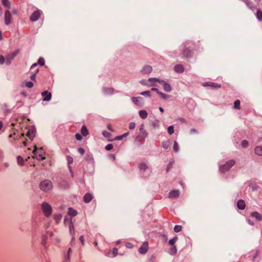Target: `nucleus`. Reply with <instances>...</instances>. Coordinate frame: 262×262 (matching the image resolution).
<instances>
[{
  "label": "nucleus",
  "instance_id": "f257e3e1",
  "mask_svg": "<svg viewBox=\"0 0 262 262\" xmlns=\"http://www.w3.org/2000/svg\"><path fill=\"white\" fill-rule=\"evenodd\" d=\"M39 187L40 189L46 192H49L52 189V182L49 180H45L40 182Z\"/></svg>",
  "mask_w": 262,
  "mask_h": 262
},
{
  "label": "nucleus",
  "instance_id": "f03ea898",
  "mask_svg": "<svg viewBox=\"0 0 262 262\" xmlns=\"http://www.w3.org/2000/svg\"><path fill=\"white\" fill-rule=\"evenodd\" d=\"M41 208L44 215L46 217H48L51 215L52 213V208L48 203L46 202H42Z\"/></svg>",
  "mask_w": 262,
  "mask_h": 262
},
{
  "label": "nucleus",
  "instance_id": "7ed1b4c3",
  "mask_svg": "<svg viewBox=\"0 0 262 262\" xmlns=\"http://www.w3.org/2000/svg\"><path fill=\"white\" fill-rule=\"evenodd\" d=\"M235 163L233 160H230L227 162L225 164L220 167V170L222 172H225L228 171Z\"/></svg>",
  "mask_w": 262,
  "mask_h": 262
},
{
  "label": "nucleus",
  "instance_id": "20e7f679",
  "mask_svg": "<svg viewBox=\"0 0 262 262\" xmlns=\"http://www.w3.org/2000/svg\"><path fill=\"white\" fill-rule=\"evenodd\" d=\"M41 11L40 10H37L34 12L30 16V20L32 21H35L37 20L40 16Z\"/></svg>",
  "mask_w": 262,
  "mask_h": 262
},
{
  "label": "nucleus",
  "instance_id": "39448f33",
  "mask_svg": "<svg viewBox=\"0 0 262 262\" xmlns=\"http://www.w3.org/2000/svg\"><path fill=\"white\" fill-rule=\"evenodd\" d=\"M5 23L6 25H9L11 24L12 15L9 10L6 11L5 13Z\"/></svg>",
  "mask_w": 262,
  "mask_h": 262
},
{
  "label": "nucleus",
  "instance_id": "423d86ee",
  "mask_svg": "<svg viewBox=\"0 0 262 262\" xmlns=\"http://www.w3.org/2000/svg\"><path fill=\"white\" fill-rule=\"evenodd\" d=\"M152 70V67L149 65H145L141 70V73L143 75L149 74Z\"/></svg>",
  "mask_w": 262,
  "mask_h": 262
},
{
  "label": "nucleus",
  "instance_id": "0eeeda50",
  "mask_svg": "<svg viewBox=\"0 0 262 262\" xmlns=\"http://www.w3.org/2000/svg\"><path fill=\"white\" fill-rule=\"evenodd\" d=\"M148 244L145 242L143 243L141 247L139 249V252L142 254H145L148 251Z\"/></svg>",
  "mask_w": 262,
  "mask_h": 262
},
{
  "label": "nucleus",
  "instance_id": "6e6552de",
  "mask_svg": "<svg viewBox=\"0 0 262 262\" xmlns=\"http://www.w3.org/2000/svg\"><path fill=\"white\" fill-rule=\"evenodd\" d=\"M41 96L44 97L43 101H49L51 99L52 94L47 91H45L41 93Z\"/></svg>",
  "mask_w": 262,
  "mask_h": 262
},
{
  "label": "nucleus",
  "instance_id": "1a4fd4ad",
  "mask_svg": "<svg viewBox=\"0 0 262 262\" xmlns=\"http://www.w3.org/2000/svg\"><path fill=\"white\" fill-rule=\"evenodd\" d=\"M204 86H210L213 89H219L221 87V85L217 83L212 82H207L203 83Z\"/></svg>",
  "mask_w": 262,
  "mask_h": 262
},
{
  "label": "nucleus",
  "instance_id": "9d476101",
  "mask_svg": "<svg viewBox=\"0 0 262 262\" xmlns=\"http://www.w3.org/2000/svg\"><path fill=\"white\" fill-rule=\"evenodd\" d=\"M132 99L133 102L138 106H142L144 104V102L141 97H133Z\"/></svg>",
  "mask_w": 262,
  "mask_h": 262
},
{
  "label": "nucleus",
  "instance_id": "9b49d317",
  "mask_svg": "<svg viewBox=\"0 0 262 262\" xmlns=\"http://www.w3.org/2000/svg\"><path fill=\"white\" fill-rule=\"evenodd\" d=\"M180 192L178 190H173L171 191L168 194V198L170 199H176L179 196Z\"/></svg>",
  "mask_w": 262,
  "mask_h": 262
},
{
  "label": "nucleus",
  "instance_id": "f8f14e48",
  "mask_svg": "<svg viewBox=\"0 0 262 262\" xmlns=\"http://www.w3.org/2000/svg\"><path fill=\"white\" fill-rule=\"evenodd\" d=\"M93 196L91 193H87L83 196V201L85 203H88L91 201Z\"/></svg>",
  "mask_w": 262,
  "mask_h": 262
},
{
  "label": "nucleus",
  "instance_id": "ddd939ff",
  "mask_svg": "<svg viewBox=\"0 0 262 262\" xmlns=\"http://www.w3.org/2000/svg\"><path fill=\"white\" fill-rule=\"evenodd\" d=\"M148 81L150 83H154V84H151V85H156V84L155 83H157V82H158L159 83H161L163 82V81H162V80H160L159 78H149L148 79Z\"/></svg>",
  "mask_w": 262,
  "mask_h": 262
},
{
  "label": "nucleus",
  "instance_id": "4468645a",
  "mask_svg": "<svg viewBox=\"0 0 262 262\" xmlns=\"http://www.w3.org/2000/svg\"><path fill=\"white\" fill-rule=\"evenodd\" d=\"M103 92L105 95H111L114 93V89L111 88H104Z\"/></svg>",
  "mask_w": 262,
  "mask_h": 262
},
{
  "label": "nucleus",
  "instance_id": "2eb2a0df",
  "mask_svg": "<svg viewBox=\"0 0 262 262\" xmlns=\"http://www.w3.org/2000/svg\"><path fill=\"white\" fill-rule=\"evenodd\" d=\"M252 217H255L256 220L259 221L262 219L261 215L257 212H253L251 213Z\"/></svg>",
  "mask_w": 262,
  "mask_h": 262
},
{
  "label": "nucleus",
  "instance_id": "dca6fc26",
  "mask_svg": "<svg viewBox=\"0 0 262 262\" xmlns=\"http://www.w3.org/2000/svg\"><path fill=\"white\" fill-rule=\"evenodd\" d=\"M245 206L246 205H245V202L242 200L238 201L237 203V206L238 208H239V209H241V210L244 209L245 208Z\"/></svg>",
  "mask_w": 262,
  "mask_h": 262
},
{
  "label": "nucleus",
  "instance_id": "f3484780",
  "mask_svg": "<svg viewBox=\"0 0 262 262\" xmlns=\"http://www.w3.org/2000/svg\"><path fill=\"white\" fill-rule=\"evenodd\" d=\"M138 167L140 170L144 171L147 169L148 166L145 163H141L139 164Z\"/></svg>",
  "mask_w": 262,
  "mask_h": 262
},
{
  "label": "nucleus",
  "instance_id": "a211bd4d",
  "mask_svg": "<svg viewBox=\"0 0 262 262\" xmlns=\"http://www.w3.org/2000/svg\"><path fill=\"white\" fill-rule=\"evenodd\" d=\"M139 115L141 118L145 119L147 118L148 114L146 111L141 110L139 112Z\"/></svg>",
  "mask_w": 262,
  "mask_h": 262
},
{
  "label": "nucleus",
  "instance_id": "6ab92c4d",
  "mask_svg": "<svg viewBox=\"0 0 262 262\" xmlns=\"http://www.w3.org/2000/svg\"><path fill=\"white\" fill-rule=\"evenodd\" d=\"M174 71L177 73H182L184 71V68L182 65L178 64L174 67Z\"/></svg>",
  "mask_w": 262,
  "mask_h": 262
},
{
  "label": "nucleus",
  "instance_id": "aec40b11",
  "mask_svg": "<svg viewBox=\"0 0 262 262\" xmlns=\"http://www.w3.org/2000/svg\"><path fill=\"white\" fill-rule=\"evenodd\" d=\"M255 154L258 156H262V146H256L254 150Z\"/></svg>",
  "mask_w": 262,
  "mask_h": 262
},
{
  "label": "nucleus",
  "instance_id": "412c9836",
  "mask_svg": "<svg viewBox=\"0 0 262 262\" xmlns=\"http://www.w3.org/2000/svg\"><path fill=\"white\" fill-rule=\"evenodd\" d=\"M81 133L82 135L84 137L86 136L89 134L88 130L85 125H83L82 126L81 129Z\"/></svg>",
  "mask_w": 262,
  "mask_h": 262
},
{
  "label": "nucleus",
  "instance_id": "4be33fe9",
  "mask_svg": "<svg viewBox=\"0 0 262 262\" xmlns=\"http://www.w3.org/2000/svg\"><path fill=\"white\" fill-rule=\"evenodd\" d=\"M13 59V57H12L10 54H8L6 56V62L7 64L9 65L11 63L12 60Z\"/></svg>",
  "mask_w": 262,
  "mask_h": 262
},
{
  "label": "nucleus",
  "instance_id": "5701e85b",
  "mask_svg": "<svg viewBox=\"0 0 262 262\" xmlns=\"http://www.w3.org/2000/svg\"><path fill=\"white\" fill-rule=\"evenodd\" d=\"M26 135L30 138V139H33L34 137L35 136L34 132L33 129H29L28 132L26 134Z\"/></svg>",
  "mask_w": 262,
  "mask_h": 262
},
{
  "label": "nucleus",
  "instance_id": "b1692460",
  "mask_svg": "<svg viewBox=\"0 0 262 262\" xmlns=\"http://www.w3.org/2000/svg\"><path fill=\"white\" fill-rule=\"evenodd\" d=\"M256 16L257 18L259 21H262V11L261 10H260L259 9H257L256 13Z\"/></svg>",
  "mask_w": 262,
  "mask_h": 262
},
{
  "label": "nucleus",
  "instance_id": "393cba45",
  "mask_svg": "<svg viewBox=\"0 0 262 262\" xmlns=\"http://www.w3.org/2000/svg\"><path fill=\"white\" fill-rule=\"evenodd\" d=\"M245 3L246 4V5L251 9V10H253L254 9H255V7L253 4V3L250 1V0H246L245 1Z\"/></svg>",
  "mask_w": 262,
  "mask_h": 262
},
{
  "label": "nucleus",
  "instance_id": "a878e982",
  "mask_svg": "<svg viewBox=\"0 0 262 262\" xmlns=\"http://www.w3.org/2000/svg\"><path fill=\"white\" fill-rule=\"evenodd\" d=\"M54 220L56 223H59L62 219V215L60 214L54 215Z\"/></svg>",
  "mask_w": 262,
  "mask_h": 262
},
{
  "label": "nucleus",
  "instance_id": "bb28decb",
  "mask_svg": "<svg viewBox=\"0 0 262 262\" xmlns=\"http://www.w3.org/2000/svg\"><path fill=\"white\" fill-rule=\"evenodd\" d=\"M2 3L3 4V5H4L5 7L10 9L11 6H10V2L8 0H2Z\"/></svg>",
  "mask_w": 262,
  "mask_h": 262
},
{
  "label": "nucleus",
  "instance_id": "cd10ccee",
  "mask_svg": "<svg viewBox=\"0 0 262 262\" xmlns=\"http://www.w3.org/2000/svg\"><path fill=\"white\" fill-rule=\"evenodd\" d=\"M184 55L188 57L191 55V51L188 49H185L183 51Z\"/></svg>",
  "mask_w": 262,
  "mask_h": 262
},
{
  "label": "nucleus",
  "instance_id": "c85d7f7f",
  "mask_svg": "<svg viewBox=\"0 0 262 262\" xmlns=\"http://www.w3.org/2000/svg\"><path fill=\"white\" fill-rule=\"evenodd\" d=\"M17 161L18 164L19 165H23L24 163V159L20 156H18L17 158Z\"/></svg>",
  "mask_w": 262,
  "mask_h": 262
},
{
  "label": "nucleus",
  "instance_id": "c756f323",
  "mask_svg": "<svg viewBox=\"0 0 262 262\" xmlns=\"http://www.w3.org/2000/svg\"><path fill=\"white\" fill-rule=\"evenodd\" d=\"M177 249L175 246H171L169 249V253L171 254H174L177 253Z\"/></svg>",
  "mask_w": 262,
  "mask_h": 262
},
{
  "label": "nucleus",
  "instance_id": "7c9ffc66",
  "mask_svg": "<svg viewBox=\"0 0 262 262\" xmlns=\"http://www.w3.org/2000/svg\"><path fill=\"white\" fill-rule=\"evenodd\" d=\"M234 107L235 109L239 110L240 107V101L239 100H236L235 101L234 103Z\"/></svg>",
  "mask_w": 262,
  "mask_h": 262
},
{
  "label": "nucleus",
  "instance_id": "2f4dec72",
  "mask_svg": "<svg viewBox=\"0 0 262 262\" xmlns=\"http://www.w3.org/2000/svg\"><path fill=\"white\" fill-rule=\"evenodd\" d=\"M68 213L72 216H75L77 214V211L74 209H73L72 208H70L69 209V211L68 212Z\"/></svg>",
  "mask_w": 262,
  "mask_h": 262
},
{
  "label": "nucleus",
  "instance_id": "473e14b6",
  "mask_svg": "<svg viewBox=\"0 0 262 262\" xmlns=\"http://www.w3.org/2000/svg\"><path fill=\"white\" fill-rule=\"evenodd\" d=\"M178 239V237H174L169 241V244L171 246H174V243L177 241Z\"/></svg>",
  "mask_w": 262,
  "mask_h": 262
},
{
  "label": "nucleus",
  "instance_id": "72a5a7b5",
  "mask_svg": "<svg viewBox=\"0 0 262 262\" xmlns=\"http://www.w3.org/2000/svg\"><path fill=\"white\" fill-rule=\"evenodd\" d=\"M69 230L71 234L73 235L74 233V225L72 222H70V226H69Z\"/></svg>",
  "mask_w": 262,
  "mask_h": 262
},
{
  "label": "nucleus",
  "instance_id": "f704fd0d",
  "mask_svg": "<svg viewBox=\"0 0 262 262\" xmlns=\"http://www.w3.org/2000/svg\"><path fill=\"white\" fill-rule=\"evenodd\" d=\"M171 90V88L170 84L165 83V91L167 92H170Z\"/></svg>",
  "mask_w": 262,
  "mask_h": 262
},
{
  "label": "nucleus",
  "instance_id": "c9c22d12",
  "mask_svg": "<svg viewBox=\"0 0 262 262\" xmlns=\"http://www.w3.org/2000/svg\"><path fill=\"white\" fill-rule=\"evenodd\" d=\"M182 230V227L180 225H176L174 228V231L176 232H179Z\"/></svg>",
  "mask_w": 262,
  "mask_h": 262
},
{
  "label": "nucleus",
  "instance_id": "e433bc0d",
  "mask_svg": "<svg viewBox=\"0 0 262 262\" xmlns=\"http://www.w3.org/2000/svg\"><path fill=\"white\" fill-rule=\"evenodd\" d=\"M111 254H112L113 257H115L118 254V249H117L116 248H113L111 252Z\"/></svg>",
  "mask_w": 262,
  "mask_h": 262
},
{
  "label": "nucleus",
  "instance_id": "4c0bfd02",
  "mask_svg": "<svg viewBox=\"0 0 262 262\" xmlns=\"http://www.w3.org/2000/svg\"><path fill=\"white\" fill-rule=\"evenodd\" d=\"M173 148L174 151L176 152H178L179 151V145L176 141L174 143Z\"/></svg>",
  "mask_w": 262,
  "mask_h": 262
},
{
  "label": "nucleus",
  "instance_id": "58836bf2",
  "mask_svg": "<svg viewBox=\"0 0 262 262\" xmlns=\"http://www.w3.org/2000/svg\"><path fill=\"white\" fill-rule=\"evenodd\" d=\"M26 86L28 88H31L33 86V83L31 81L26 82L25 83Z\"/></svg>",
  "mask_w": 262,
  "mask_h": 262
},
{
  "label": "nucleus",
  "instance_id": "ea45409f",
  "mask_svg": "<svg viewBox=\"0 0 262 262\" xmlns=\"http://www.w3.org/2000/svg\"><path fill=\"white\" fill-rule=\"evenodd\" d=\"M241 145L243 148H246L248 146V142L246 140H243L241 143Z\"/></svg>",
  "mask_w": 262,
  "mask_h": 262
},
{
  "label": "nucleus",
  "instance_id": "a19ab883",
  "mask_svg": "<svg viewBox=\"0 0 262 262\" xmlns=\"http://www.w3.org/2000/svg\"><path fill=\"white\" fill-rule=\"evenodd\" d=\"M167 130H168V133L170 135H171L172 134H173L174 132V129H173V126H170L169 127H168Z\"/></svg>",
  "mask_w": 262,
  "mask_h": 262
},
{
  "label": "nucleus",
  "instance_id": "79ce46f5",
  "mask_svg": "<svg viewBox=\"0 0 262 262\" xmlns=\"http://www.w3.org/2000/svg\"><path fill=\"white\" fill-rule=\"evenodd\" d=\"M37 64L42 66L45 64V60L42 58H39Z\"/></svg>",
  "mask_w": 262,
  "mask_h": 262
},
{
  "label": "nucleus",
  "instance_id": "37998d69",
  "mask_svg": "<svg viewBox=\"0 0 262 262\" xmlns=\"http://www.w3.org/2000/svg\"><path fill=\"white\" fill-rule=\"evenodd\" d=\"M102 134L104 137L107 138H109L111 136V134L105 130L102 132Z\"/></svg>",
  "mask_w": 262,
  "mask_h": 262
},
{
  "label": "nucleus",
  "instance_id": "c03bdc74",
  "mask_svg": "<svg viewBox=\"0 0 262 262\" xmlns=\"http://www.w3.org/2000/svg\"><path fill=\"white\" fill-rule=\"evenodd\" d=\"M148 82H149L147 81L146 80H142L141 81H140V83L143 84V85H148V86H151V84H149Z\"/></svg>",
  "mask_w": 262,
  "mask_h": 262
},
{
  "label": "nucleus",
  "instance_id": "a18cd8bd",
  "mask_svg": "<svg viewBox=\"0 0 262 262\" xmlns=\"http://www.w3.org/2000/svg\"><path fill=\"white\" fill-rule=\"evenodd\" d=\"M113 148V145L112 144H108L105 146V149L107 150H110L112 149Z\"/></svg>",
  "mask_w": 262,
  "mask_h": 262
},
{
  "label": "nucleus",
  "instance_id": "49530a36",
  "mask_svg": "<svg viewBox=\"0 0 262 262\" xmlns=\"http://www.w3.org/2000/svg\"><path fill=\"white\" fill-rule=\"evenodd\" d=\"M151 91H156V92H157V93H158L160 94V95L161 96L162 98L164 97L163 94L162 93H160L157 89H156V88H152L151 89Z\"/></svg>",
  "mask_w": 262,
  "mask_h": 262
},
{
  "label": "nucleus",
  "instance_id": "de8ad7c7",
  "mask_svg": "<svg viewBox=\"0 0 262 262\" xmlns=\"http://www.w3.org/2000/svg\"><path fill=\"white\" fill-rule=\"evenodd\" d=\"M6 59L5 57L3 55H0V64H3L5 61Z\"/></svg>",
  "mask_w": 262,
  "mask_h": 262
},
{
  "label": "nucleus",
  "instance_id": "09e8293b",
  "mask_svg": "<svg viewBox=\"0 0 262 262\" xmlns=\"http://www.w3.org/2000/svg\"><path fill=\"white\" fill-rule=\"evenodd\" d=\"M150 92L149 91H146L142 92L141 94L143 96H150Z\"/></svg>",
  "mask_w": 262,
  "mask_h": 262
},
{
  "label": "nucleus",
  "instance_id": "8fccbe9b",
  "mask_svg": "<svg viewBox=\"0 0 262 262\" xmlns=\"http://www.w3.org/2000/svg\"><path fill=\"white\" fill-rule=\"evenodd\" d=\"M136 124L134 122H130L129 125V128L130 129H133L135 128Z\"/></svg>",
  "mask_w": 262,
  "mask_h": 262
},
{
  "label": "nucleus",
  "instance_id": "3c124183",
  "mask_svg": "<svg viewBox=\"0 0 262 262\" xmlns=\"http://www.w3.org/2000/svg\"><path fill=\"white\" fill-rule=\"evenodd\" d=\"M67 222H69L70 224V222H72V220L70 217L68 216H66L64 220V224H66Z\"/></svg>",
  "mask_w": 262,
  "mask_h": 262
},
{
  "label": "nucleus",
  "instance_id": "603ef678",
  "mask_svg": "<svg viewBox=\"0 0 262 262\" xmlns=\"http://www.w3.org/2000/svg\"><path fill=\"white\" fill-rule=\"evenodd\" d=\"M75 138L77 140H81L82 139V136L79 134H76L75 135Z\"/></svg>",
  "mask_w": 262,
  "mask_h": 262
},
{
  "label": "nucleus",
  "instance_id": "864d4df0",
  "mask_svg": "<svg viewBox=\"0 0 262 262\" xmlns=\"http://www.w3.org/2000/svg\"><path fill=\"white\" fill-rule=\"evenodd\" d=\"M36 158L38 160H43L46 159L45 157H42L41 155L37 156Z\"/></svg>",
  "mask_w": 262,
  "mask_h": 262
},
{
  "label": "nucleus",
  "instance_id": "5fc2aeb1",
  "mask_svg": "<svg viewBox=\"0 0 262 262\" xmlns=\"http://www.w3.org/2000/svg\"><path fill=\"white\" fill-rule=\"evenodd\" d=\"M79 239L81 242L82 245L83 246L84 244V238L83 235H81L79 237Z\"/></svg>",
  "mask_w": 262,
  "mask_h": 262
},
{
  "label": "nucleus",
  "instance_id": "6e6d98bb",
  "mask_svg": "<svg viewBox=\"0 0 262 262\" xmlns=\"http://www.w3.org/2000/svg\"><path fill=\"white\" fill-rule=\"evenodd\" d=\"M78 151L82 155H83L84 154V152H85L84 149L83 148H79L78 149Z\"/></svg>",
  "mask_w": 262,
  "mask_h": 262
},
{
  "label": "nucleus",
  "instance_id": "4d7b16f0",
  "mask_svg": "<svg viewBox=\"0 0 262 262\" xmlns=\"http://www.w3.org/2000/svg\"><path fill=\"white\" fill-rule=\"evenodd\" d=\"M18 53V51H15L10 54L11 56L13 57V58L17 55Z\"/></svg>",
  "mask_w": 262,
  "mask_h": 262
},
{
  "label": "nucleus",
  "instance_id": "13d9d810",
  "mask_svg": "<svg viewBox=\"0 0 262 262\" xmlns=\"http://www.w3.org/2000/svg\"><path fill=\"white\" fill-rule=\"evenodd\" d=\"M64 259L66 261L69 262L70 260V255L67 254V255L65 256Z\"/></svg>",
  "mask_w": 262,
  "mask_h": 262
},
{
  "label": "nucleus",
  "instance_id": "bf43d9fd",
  "mask_svg": "<svg viewBox=\"0 0 262 262\" xmlns=\"http://www.w3.org/2000/svg\"><path fill=\"white\" fill-rule=\"evenodd\" d=\"M68 162L69 164L72 163L73 162V158L69 156L68 157Z\"/></svg>",
  "mask_w": 262,
  "mask_h": 262
},
{
  "label": "nucleus",
  "instance_id": "052dcab7",
  "mask_svg": "<svg viewBox=\"0 0 262 262\" xmlns=\"http://www.w3.org/2000/svg\"><path fill=\"white\" fill-rule=\"evenodd\" d=\"M126 247H127L128 248H131L133 247V245L132 243H127L126 244Z\"/></svg>",
  "mask_w": 262,
  "mask_h": 262
},
{
  "label": "nucleus",
  "instance_id": "680f3d73",
  "mask_svg": "<svg viewBox=\"0 0 262 262\" xmlns=\"http://www.w3.org/2000/svg\"><path fill=\"white\" fill-rule=\"evenodd\" d=\"M35 77H36V74H33L31 76L30 79L34 81V80H35Z\"/></svg>",
  "mask_w": 262,
  "mask_h": 262
},
{
  "label": "nucleus",
  "instance_id": "e2e57ef3",
  "mask_svg": "<svg viewBox=\"0 0 262 262\" xmlns=\"http://www.w3.org/2000/svg\"><path fill=\"white\" fill-rule=\"evenodd\" d=\"M123 139V136H117L115 138L116 140H122Z\"/></svg>",
  "mask_w": 262,
  "mask_h": 262
},
{
  "label": "nucleus",
  "instance_id": "0e129e2a",
  "mask_svg": "<svg viewBox=\"0 0 262 262\" xmlns=\"http://www.w3.org/2000/svg\"><path fill=\"white\" fill-rule=\"evenodd\" d=\"M107 128L110 131H113V129L112 128V126L110 124L107 125Z\"/></svg>",
  "mask_w": 262,
  "mask_h": 262
},
{
  "label": "nucleus",
  "instance_id": "69168bd1",
  "mask_svg": "<svg viewBox=\"0 0 262 262\" xmlns=\"http://www.w3.org/2000/svg\"><path fill=\"white\" fill-rule=\"evenodd\" d=\"M37 149V147L35 146L34 147V150H33V153L34 154V155H36Z\"/></svg>",
  "mask_w": 262,
  "mask_h": 262
},
{
  "label": "nucleus",
  "instance_id": "338daca9",
  "mask_svg": "<svg viewBox=\"0 0 262 262\" xmlns=\"http://www.w3.org/2000/svg\"><path fill=\"white\" fill-rule=\"evenodd\" d=\"M71 253H72V249H71V248H69V249H68L67 254H68V255H70V254H71Z\"/></svg>",
  "mask_w": 262,
  "mask_h": 262
},
{
  "label": "nucleus",
  "instance_id": "774afa93",
  "mask_svg": "<svg viewBox=\"0 0 262 262\" xmlns=\"http://www.w3.org/2000/svg\"><path fill=\"white\" fill-rule=\"evenodd\" d=\"M37 66V63H35L32 65L31 69H33L34 68L36 67Z\"/></svg>",
  "mask_w": 262,
  "mask_h": 262
}]
</instances>
